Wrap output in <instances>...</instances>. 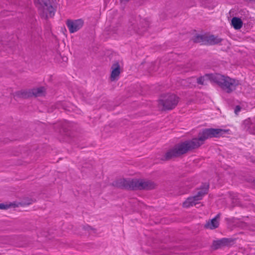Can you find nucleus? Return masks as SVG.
Wrapping results in <instances>:
<instances>
[{"label": "nucleus", "mask_w": 255, "mask_h": 255, "mask_svg": "<svg viewBox=\"0 0 255 255\" xmlns=\"http://www.w3.org/2000/svg\"><path fill=\"white\" fill-rule=\"evenodd\" d=\"M214 74H206L204 76L199 77L197 79V82L198 84L204 85L206 84L205 82L207 79H209L212 82L211 76H214Z\"/></svg>", "instance_id": "19"}, {"label": "nucleus", "mask_w": 255, "mask_h": 255, "mask_svg": "<svg viewBox=\"0 0 255 255\" xmlns=\"http://www.w3.org/2000/svg\"><path fill=\"white\" fill-rule=\"evenodd\" d=\"M129 0H121V1L123 2H127Z\"/></svg>", "instance_id": "27"}, {"label": "nucleus", "mask_w": 255, "mask_h": 255, "mask_svg": "<svg viewBox=\"0 0 255 255\" xmlns=\"http://www.w3.org/2000/svg\"><path fill=\"white\" fill-rule=\"evenodd\" d=\"M228 131V130L219 128L205 129L199 133L197 138L179 143L169 149L165 154L164 159L168 160L198 148L203 144L206 139L209 138L220 137Z\"/></svg>", "instance_id": "1"}, {"label": "nucleus", "mask_w": 255, "mask_h": 255, "mask_svg": "<svg viewBox=\"0 0 255 255\" xmlns=\"http://www.w3.org/2000/svg\"><path fill=\"white\" fill-rule=\"evenodd\" d=\"M179 98L174 94H167L161 96L158 101V107L162 111L171 110L177 105Z\"/></svg>", "instance_id": "5"}, {"label": "nucleus", "mask_w": 255, "mask_h": 255, "mask_svg": "<svg viewBox=\"0 0 255 255\" xmlns=\"http://www.w3.org/2000/svg\"><path fill=\"white\" fill-rule=\"evenodd\" d=\"M28 199H30L28 198H26L25 199V201H22V202H28L29 201Z\"/></svg>", "instance_id": "26"}, {"label": "nucleus", "mask_w": 255, "mask_h": 255, "mask_svg": "<svg viewBox=\"0 0 255 255\" xmlns=\"http://www.w3.org/2000/svg\"><path fill=\"white\" fill-rule=\"evenodd\" d=\"M157 185L154 181L147 179H134L133 190H151L155 189Z\"/></svg>", "instance_id": "6"}, {"label": "nucleus", "mask_w": 255, "mask_h": 255, "mask_svg": "<svg viewBox=\"0 0 255 255\" xmlns=\"http://www.w3.org/2000/svg\"><path fill=\"white\" fill-rule=\"evenodd\" d=\"M34 2L41 17L47 19L54 16L55 8L52 6V0H34Z\"/></svg>", "instance_id": "3"}, {"label": "nucleus", "mask_w": 255, "mask_h": 255, "mask_svg": "<svg viewBox=\"0 0 255 255\" xmlns=\"http://www.w3.org/2000/svg\"><path fill=\"white\" fill-rule=\"evenodd\" d=\"M148 25V22L144 19L130 21L128 26L126 34L129 36L141 35L146 30Z\"/></svg>", "instance_id": "4"}, {"label": "nucleus", "mask_w": 255, "mask_h": 255, "mask_svg": "<svg viewBox=\"0 0 255 255\" xmlns=\"http://www.w3.org/2000/svg\"><path fill=\"white\" fill-rule=\"evenodd\" d=\"M206 34L204 35H196L193 37V41L195 43H202L206 44Z\"/></svg>", "instance_id": "17"}, {"label": "nucleus", "mask_w": 255, "mask_h": 255, "mask_svg": "<svg viewBox=\"0 0 255 255\" xmlns=\"http://www.w3.org/2000/svg\"><path fill=\"white\" fill-rule=\"evenodd\" d=\"M66 25L70 33H73L80 29L84 24V21L81 19L72 20L68 19L66 22Z\"/></svg>", "instance_id": "7"}, {"label": "nucleus", "mask_w": 255, "mask_h": 255, "mask_svg": "<svg viewBox=\"0 0 255 255\" xmlns=\"http://www.w3.org/2000/svg\"><path fill=\"white\" fill-rule=\"evenodd\" d=\"M241 108L240 106H237L235 109V113L236 115L238 114V113L241 111Z\"/></svg>", "instance_id": "24"}, {"label": "nucleus", "mask_w": 255, "mask_h": 255, "mask_svg": "<svg viewBox=\"0 0 255 255\" xmlns=\"http://www.w3.org/2000/svg\"><path fill=\"white\" fill-rule=\"evenodd\" d=\"M212 82L215 83L223 91L231 93L240 85L239 80L219 74L211 76Z\"/></svg>", "instance_id": "2"}, {"label": "nucleus", "mask_w": 255, "mask_h": 255, "mask_svg": "<svg viewBox=\"0 0 255 255\" xmlns=\"http://www.w3.org/2000/svg\"><path fill=\"white\" fill-rule=\"evenodd\" d=\"M208 188L200 189L197 192V194L194 196L198 200H201L203 196L207 194Z\"/></svg>", "instance_id": "18"}, {"label": "nucleus", "mask_w": 255, "mask_h": 255, "mask_svg": "<svg viewBox=\"0 0 255 255\" xmlns=\"http://www.w3.org/2000/svg\"><path fill=\"white\" fill-rule=\"evenodd\" d=\"M31 96L41 97L44 96L45 94V89L44 87H41L38 88L30 89Z\"/></svg>", "instance_id": "13"}, {"label": "nucleus", "mask_w": 255, "mask_h": 255, "mask_svg": "<svg viewBox=\"0 0 255 255\" xmlns=\"http://www.w3.org/2000/svg\"><path fill=\"white\" fill-rule=\"evenodd\" d=\"M220 214H218L214 218L207 222L204 225V228L207 229L214 230L219 226Z\"/></svg>", "instance_id": "10"}, {"label": "nucleus", "mask_w": 255, "mask_h": 255, "mask_svg": "<svg viewBox=\"0 0 255 255\" xmlns=\"http://www.w3.org/2000/svg\"><path fill=\"white\" fill-rule=\"evenodd\" d=\"M157 69L158 66H156L155 63H152L149 65L148 72L150 74L152 73V72L156 71Z\"/></svg>", "instance_id": "21"}, {"label": "nucleus", "mask_w": 255, "mask_h": 255, "mask_svg": "<svg viewBox=\"0 0 255 255\" xmlns=\"http://www.w3.org/2000/svg\"><path fill=\"white\" fill-rule=\"evenodd\" d=\"M133 182L134 179L121 178L114 181L113 184V185L118 188L133 190Z\"/></svg>", "instance_id": "8"}, {"label": "nucleus", "mask_w": 255, "mask_h": 255, "mask_svg": "<svg viewBox=\"0 0 255 255\" xmlns=\"http://www.w3.org/2000/svg\"><path fill=\"white\" fill-rule=\"evenodd\" d=\"M249 131L252 134H255V126L251 124L249 127Z\"/></svg>", "instance_id": "22"}, {"label": "nucleus", "mask_w": 255, "mask_h": 255, "mask_svg": "<svg viewBox=\"0 0 255 255\" xmlns=\"http://www.w3.org/2000/svg\"><path fill=\"white\" fill-rule=\"evenodd\" d=\"M194 79V78H189V79H188V81L190 83H191Z\"/></svg>", "instance_id": "25"}, {"label": "nucleus", "mask_w": 255, "mask_h": 255, "mask_svg": "<svg viewBox=\"0 0 255 255\" xmlns=\"http://www.w3.org/2000/svg\"><path fill=\"white\" fill-rule=\"evenodd\" d=\"M222 39L214 35L206 34V44L215 45L220 43Z\"/></svg>", "instance_id": "12"}, {"label": "nucleus", "mask_w": 255, "mask_h": 255, "mask_svg": "<svg viewBox=\"0 0 255 255\" xmlns=\"http://www.w3.org/2000/svg\"><path fill=\"white\" fill-rule=\"evenodd\" d=\"M121 72V67L118 62H115L111 67L110 80L111 81H116Z\"/></svg>", "instance_id": "9"}, {"label": "nucleus", "mask_w": 255, "mask_h": 255, "mask_svg": "<svg viewBox=\"0 0 255 255\" xmlns=\"http://www.w3.org/2000/svg\"><path fill=\"white\" fill-rule=\"evenodd\" d=\"M88 229H92L90 227H88Z\"/></svg>", "instance_id": "28"}, {"label": "nucleus", "mask_w": 255, "mask_h": 255, "mask_svg": "<svg viewBox=\"0 0 255 255\" xmlns=\"http://www.w3.org/2000/svg\"><path fill=\"white\" fill-rule=\"evenodd\" d=\"M199 204V201L194 196L188 197L182 203V206L185 208H188L190 207L195 206Z\"/></svg>", "instance_id": "11"}, {"label": "nucleus", "mask_w": 255, "mask_h": 255, "mask_svg": "<svg viewBox=\"0 0 255 255\" xmlns=\"http://www.w3.org/2000/svg\"><path fill=\"white\" fill-rule=\"evenodd\" d=\"M28 201H29L28 202H19V203H18L16 204L15 203H10V204L7 205V206H9V207L8 208H9L11 207H18L19 206L29 205L31 204L33 202V200L32 199H28ZM6 205H7V204Z\"/></svg>", "instance_id": "20"}, {"label": "nucleus", "mask_w": 255, "mask_h": 255, "mask_svg": "<svg viewBox=\"0 0 255 255\" xmlns=\"http://www.w3.org/2000/svg\"><path fill=\"white\" fill-rule=\"evenodd\" d=\"M9 206L5 205L4 204H0V209L5 210L7 209Z\"/></svg>", "instance_id": "23"}, {"label": "nucleus", "mask_w": 255, "mask_h": 255, "mask_svg": "<svg viewBox=\"0 0 255 255\" xmlns=\"http://www.w3.org/2000/svg\"><path fill=\"white\" fill-rule=\"evenodd\" d=\"M229 243V240L227 239H223L222 240L214 241L213 243L212 248L216 250L222 246L227 245Z\"/></svg>", "instance_id": "16"}, {"label": "nucleus", "mask_w": 255, "mask_h": 255, "mask_svg": "<svg viewBox=\"0 0 255 255\" xmlns=\"http://www.w3.org/2000/svg\"><path fill=\"white\" fill-rule=\"evenodd\" d=\"M231 24L235 29H240L243 26V21L241 18L234 17L231 20Z\"/></svg>", "instance_id": "15"}, {"label": "nucleus", "mask_w": 255, "mask_h": 255, "mask_svg": "<svg viewBox=\"0 0 255 255\" xmlns=\"http://www.w3.org/2000/svg\"><path fill=\"white\" fill-rule=\"evenodd\" d=\"M15 96L19 98H27L31 96L30 90H21L15 93Z\"/></svg>", "instance_id": "14"}]
</instances>
